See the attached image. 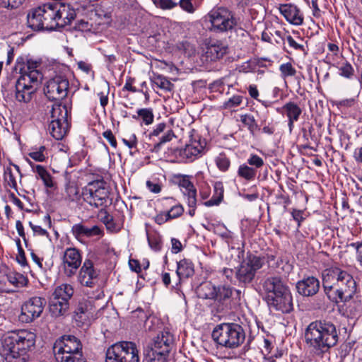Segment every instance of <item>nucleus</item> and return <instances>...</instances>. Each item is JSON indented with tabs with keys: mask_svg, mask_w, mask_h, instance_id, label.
I'll return each mask as SVG.
<instances>
[{
	"mask_svg": "<svg viewBox=\"0 0 362 362\" xmlns=\"http://www.w3.org/2000/svg\"><path fill=\"white\" fill-rule=\"evenodd\" d=\"M256 174V170L252 167H249L246 164L240 165L238 170V176L247 181L253 180L255 178Z\"/></svg>",
	"mask_w": 362,
	"mask_h": 362,
	"instance_id": "37998d69",
	"label": "nucleus"
},
{
	"mask_svg": "<svg viewBox=\"0 0 362 362\" xmlns=\"http://www.w3.org/2000/svg\"><path fill=\"white\" fill-rule=\"evenodd\" d=\"M45 146H41L39 148H32L28 155L35 161L43 162L47 158V156L45 153Z\"/></svg>",
	"mask_w": 362,
	"mask_h": 362,
	"instance_id": "09e8293b",
	"label": "nucleus"
},
{
	"mask_svg": "<svg viewBox=\"0 0 362 362\" xmlns=\"http://www.w3.org/2000/svg\"><path fill=\"white\" fill-rule=\"evenodd\" d=\"M148 242L149 244V246L151 249H153L155 251H158L161 249V240L159 237H158L156 235H148Z\"/></svg>",
	"mask_w": 362,
	"mask_h": 362,
	"instance_id": "13d9d810",
	"label": "nucleus"
},
{
	"mask_svg": "<svg viewBox=\"0 0 362 362\" xmlns=\"http://www.w3.org/2000/svg\"><path fill=\"white\" fill-rule=\"evenodd\" d=\"M105 362H139V350L132 341H119L109 347Z\"/></svg>",
	"mask_w": 362,
	"mask_h": 362,
	"instance_id": "1a4fd4ad",
	"label": "nucleus"
},
{
	"mask_svg": "<svg viewBox=\"0 0 362 362\" xmlns=\"http://www.w3.org/2000/svg\"><path fill=\"white\" fill-rule=\"evenodd\" d=\"M112 8L108 2H101L94 8V13L100 19L109 21L111 18Z\"/></svg>",
	"mask_w": 362,
	"mask_h": 362,
	"instance_id": "4c0bfd02",
	"label": "nucleus"
},
{
	"mask_svg": "<svg viewBox=\"0 0 362 362\" xmlns=\"http://www.w3.org/2000/svg\"><path fill=\"white\" fill-rule=\"evenodd\" d=\"M162 205L163 207H169L167 211V216L170 220L179 218L184 213V207L182 204L177 203L176 200L173 197H165L162 199Z\"/></svg>",
	"mask_w": 362,
	"mask_h": 362,
	"instance_id": "cd10ccee",
	"label": "nucleus"
},
{
	"mask_svg": "<svg viewBox=\"0 0 362 362\" xmlns=\"http://www.w3.org/2000/svg\"><path fill=\"white\" fill-rule=\"evenodd\" d=\"M264 264V259L260 257L250 255L240 264L235 272V277L240 284L247 285L253 281L256 272Z\"/></svg>",
	"mask_w": 362,
	"mask_h": 362,
	"instance_id": "f8f14e48",
	"label": "nucleus"
},
{
	"mask_svg": "<svg viewBox=\"0 0 362 362\" xmlns=\"http://www.w3.org/2000/svg\"><path fill=\"white\" fill-rule=\"evenodd\" d=\"M180 6L185 11L192 13L195 11V8L193 6L190 0H180L179 2Z\"/></svg>",
	"mask_w": 362,
	"mask_h": 362,
	"instance_id": "e2e57ef3",
	"label": "nucleus"
},
{
	"mask_svg": "<svg viewBox=\"0 0 362 362\" xmlns=\"http://www.w3.org/2000/svg\"><path fill=\"white\" fill-rule=\"evenodd\" d=\"M339 71L340 75L346 78H350L354 75V70L349 63L345 62L340 66Z\"/></svg>",
	"mask_w": 362,
	"mask_h": 362,
	"instance_id": "bf43d9fd",
	"label": "nucleus"
},
{
	"mask_svg": "<svg viewBox=\"0 0 362 362\" xmlns=\"http://www.w3.org/2000/svg\"><path fill=\"white\" fill-rule=\"evenodd\" d=\"M69 87V81L64 76H56L47 82L44 92L49 100L59 101L66 97Z\"/></svg>",
	"mask_w": 362,
	"mask_h": 362,
	"instance_id": "dca6fc26",
	"label": "nucleus"
},
{
	"mask_svg": "<svg viewBox=\"0 0 362 362\" xmlns=\"http://www.w3.org/2000/svg\"><path fill=\"white\" fill-rule=\"evenodd\" d=\"M322 286L327 298L335 303L349 300L356 291L353 276L337 267L323 272Z\"/></svg>",
	"mask_w": 362,
	"mask_h": 362,
	"instance_id": "f257e3e1",
	"label": "nucleus"
},
{
	"mask_svg": "<svg viewBox=\"0 0 362 362\" xmlns=\"http://www.w3.org/2000/svg\"><path fill=\"white\" fill-rule=\"evenodd\" d=\"M27 0H0V7L15 9L23 5Z\"/></svg>",
	"mask_w": 362,
	"mask_h": 362,
	"instance_id": "864d4df0",
	"label": "nucleus"
},
{
	"mask_svg": "<svg viewBox=\"0 0 362 362\" xmlns=\"http://www.w3.org/2000/svg\"><path fill=\"white\" fill-rule=\"evenodd\" d=\"M264 299L270 309L282 313H289L293 309L291 291L283 279L278 276L267 277L262 281Z\"/></svg>",
	"mask_w": 362,
	"mask_h": 362,
	"instance_id": "7ed1b4c3",
	"label": "nucleus"
},
{
	"mask_svg": "<svg viewBox=\"0 0 362 362\" xmlns=\"http://www.w3.org/2000/svg\"><path fill=\"white\" fill-rule=\"evenodd\" d=\"M7 281L15 288H21L27 285L28 279L22 274L9 272L6 275Z\"/></svg>",
	"mask_w": 362,
	"mask_h": 362,
	"instance_id": "58836bf2",
	"label": "nucleus"
},
{
	"mask_svg": "<svg viewBox=\"0 0 362 362\" xmlns=\"http://www.w3.org/2000/svg\"><path fill=\"white\" fill-rule=\"evenodd\" d=\"M279 71L282 78L286 79L288 77L294 76L296 74V70L290 62L281 64L279 66Z\"/></svg>",
	"mask_w": 362,
	"mask_h": 362,
	"instance_id": "8fccbe9b",
	"label": "nucleus"
},
{
	"mask_svg": "<svg viewBox=\"0 0 362 362\" xmlns=\"http://www.w3.org/2000/svg\"><path fill=\"white\" fill-rule=\"evenodd\" d=\"M209 18L214 29L220 32L231 30L238 23L234 14L223 7L211 11Z\"/></svg>",
	"mask_w": 362,
	"mask_h": 362,
	"instance_id": "ddd939ff",
	"label": "nucleus"
},
{
	"mask_svg": "<svg viewBox=\"0 0 362 362\" xmlns=\"http://www.w3.org/2000/svg\"><path fill=\"white\" fill-rule=\"evenodd\" d=\"M247 163L256 168H259L264 165L263 159L256 154H252L247 159Z\"/></svg>",
	"mask_w": 362,
	"mask_h": 362,
	"instance_id": "052dcab7",
	"label": "nucleus"
},
{
	"mask_svg": "<svg viewBox=\"0 0 362 362\" xmlns=\"http://www.w3.org/2000/svg\"><path fill=\"white\" fill-rule=\"evenodd\" d=\"M189 137L190 139L184 148L176 150V155L185 163H191L201 157L206 144L205 139L195 133L194 130L191 132Z\"/></svg>",
	"mask_w": 362,
	"mask_h": 362,
	"instance_id": "9b49d317",
	"label": "nucleus"
},
{
	"mask_svg": "<svg viewBox=\"0 0 362 362\" xmlns=\"http://www.w3.org/2000/svg\"><path fill=\"white\" fill-rule=\"evenodd\" d=\"M173 343V335L169 331L159 332L145 350L147 362H166Z\"/></svg>",
	"mask_w": 362,
	"mask_h": 362,
	"instance_id": "423d86ee",
	"label": "nucleus"
},
{
	"mask_svg": "<svg viewBox=\"0 0 362 362\" xmlns=\"http://www.w3.org/2000/svg\"><path fill=\"white\" fill-rule=\"evenodd\" d=\"M228 51V45L219 40H210L206 44V57L210 61L221 59Z\"/></svg>",
	"mask_w": 362,
	"mask_h": 362,
	"instance_id": "4be33fe9",
	"label": "nucleus"
},
{
	"mask_svg": "<svg viewBox=\"0 0 362 362\" xmlns=\"http://www.w3.org/2000/svg\"><path fill=\"white\" fill-rule=\"evenodd\" d=\"M224 188L221 182H216L214 186V194L212 197L205 202L204 204L206 206H212L218 205L223 198Z\"/></svg>",
	"mask_w": 362,
	"mask_h": 362,
	"instance_id": "f704fd0d",
	"label": "nucleus"
},
{
	"mask_svg": "<svg viewBox=\"0 0 362 362\" xmlns=\"http://www.w3.org/2000/svg\"><path fill=\"white\" fill-rule=\"evenodd\" d=\"M177 179L179 187L185 189V191H188L194 187V184L189 180L188 175H180L177 176Z\"/></svg>",
	"mask_w": 362,
	"mask_h": 362,
	"instance_id": "4d7b16f0",
	"label": "nucleus"
},
{
	"mask_svg": "<svg viewBox=\"0 0 362 362\" xmlns=\"http://www.w3.org/2000/svg\"><path fill=\"white\" fill-rule=\"evenodd\" d=\"M183 194L187 198V206L189 207L197 206V189L194 187L189 189L188 191H184Z\"/></svg>",
	"mask_w": 362,
	"mask_h": 362,
	"instance_id": "5fc2aeb1",
	"label": "nucleus"
},
{
	"mask_svg": "<svg viewBox=\"0 0 362 362\" xmlns=\"http://www.w3.org/2000/svg\"><path fill=\"white\" fill-rule=\"evenodd\" d=\"M211 336L217 345L229 349L238 348L245 340L244 329L236 323H221L216 325Z\"/></svg>",
	"mask_w": 362,
	"mask_h": 362,
	"instance_id": "20e7f679",
	"label": "nucleus"
},
{
	"mask_svg": "<svg viewBox=\"0 0 362 362\" xmlns=\"http://www.w3.org/2000/svg\"><path fill=\"white\" fill-rule=\"evenodd\" d=\"M288 45L295 50L304 51V46L298 43L291 35L286 37Z\"/></svg>",
	"mask_w": 362,
	"mask_h": 362,
	"instance_id": "338daca9",
	"label": "nucleus"
},
{
	"mask_svg": "<svg viewBox=\"0 0 362 362\" xmlns=\"http://www.w3.org/2000/svg\"><path fill=\"white\" fill-rule=\"evenodd\" d=\"M215 291L216 286L209 281L200 284L198 288L199 297L205 299L214 300Z\"/></svg>",
	"mask_w": 362,
	"mask_h": 362,
	"instance_id": "ea45409f",
	"label": "nucleus"
},
{
	"mask_svg": "<svg viewBox=\"0 0 362 362\" xmlns=\"http://www.w3.org/2000/svg\"><path fill=\"white\" fill-rule=\"evenodd\" d=\"M16 69H19L20 78H24L31 83L40 84L43 75L40 71L41 62L31 59L25 62L23 58H18Z\"/></svg>",
	"mask_w": 362,
	"mask_h": 362,
	"instance_id": "4468645a",
	"label": "nucleus"
},
{
	"mask_svg": "<svg viewBox=\"0 0 362 362\" xmlns=\"http://www.w3.org/2000/svg\"><path fill=\"white\" fill-rule=\"evenodd\" d=\"M31 167L35 173L36 178L42 180L47 188L54 187V183L52 177L45 167L41 165H31Z\"/></svg>",
	"mask_w": 362,
	"mask_h": 362,
	"instance_id": "c756f323",
	"label": "nucleus"
},
{
	"mask_svg": "<svg viewBox=\"0 0 362 362\" xmlns=\"http://www.w3.org/2000/svg\"><path fill=\"white\" fill-rule=\"evenodd\" d=\"M327 47L332 54H327L326 57V62L334 65L336 61L335 58H338L339 55V47L334 43H329Z\"/></svg>",
	"mask_w": 362,
	"mask_h": 362,
	"instance_id": "603ef678",
	"label": "nucleus"
},
{
	"mask_svg": "<svg viewBox=\"0 0 362 362\" xmlns=\"http://www.w3.org/2000/svg\"><path fill=\"white\" fill-rule=\"evenodd\" d=\"M35 343V334L28 330L21 329L8 333L4 340V347L6 350L28 353V351L34 346Z\"/></svg>",
	"mask_w": 362,
	"mask_h": 362,
	"instance_id": "9d476101",
	"label": "nucleus"
},
{
	"mask_svg": "<svg viewBox=\"0 0 362 362\" xmlns=\"http://www.w3.org/2000/svg\"><path fill=\"white\" fill-rule=\"evenodd\" d=\"M68 110L65 105L56 103L51 110V121H67Z\"/></svg>",
	"mask_w": 362,
	"mask_h": 362,
	"instance_id": "c9c22d12",
	"label": "nucleus"
},
{
	"mask_svg": "<svg viewBox=\"0 0 362 362\" xmlns=\"http://www.w3.org/2000/svg\"><path fill=\"white\" fill-rule=\"evenodd\" d=\"M152 81L161 89L170 91L173 88V84L166 77L162 75H157L154 76Z\"/></svg>",
	"mask_w": 362,
	"mask_h": 362,
	"instance_id": "49530a36",
	"label": "nucleus"
},
{
	"mask_svg": "<svg viewBox=\"0 0 362 362\" xmlns=\"http://www.w3.org/2000/svg\"><path fill=\"white\" fill-rule=\"evenodd\" d=\"M69 308V303L60 300L51 296L49 310L53 317H59L63 315Z\"/></svg>",
	"mask_w": 362,
	"mask_h": 362,
	"instance_id": "2f4dec72",
	"label": "nucleus"
},
{
	"mask_svg": "<svg viewBox=\"0 0 362 362\" xmlns=\"http://www.w3.org/2000/svg\"><path fill=\"white\" fill-rule=\"evenodd\" d=\"M135 119H141L146 125L153 122L154 115L151 108H141L137 110V115H133Z\"/></svg>",
	"mask_w": 362,
	"mask_h": 362,
	"instance_id": "a19ab883",
	"label": "nucleus"
},
{
	"mask_svg": "<svg viewBox=\"0 0 362 362\" xmlns=\"http://www.w3.org/2000/svg\"><path fill=\"white\" fill-rule=\"evenodd\" d=\"M95 308L93 302L88 300H82L75 310V318L76 321L82 324L89 323L90 320L93 318Z\"/></svg>",
	"mask_w": 362,
	"mask_h": 362,
	"instance_id": "5701e85b",
	"label": "nucleus"
},
{
	"mask_svg": "<svg viewBox=\"0 0 362 362\" xmlns=\"http://www.w3.org/2000/svg\"><path fill=\"white\" fill-rule=\"evenodd\" d=\"M98 276V272L95 269L93 262L88 259H85L79 271L78 281L83 286L93 287Z\"/></svg>",
	"mask_w": 362,
	"mask_h": 362,
	"instance_id": "aec40b11",
	"label": "nucleus"
},
{
	"mask_svg": "<svg viewBox=\"0 0 362 362\" xmlns=\"http://www.w3.org/2000/svg\"><path fill=\"white\" fill-rule=\"evenodd\" d=\"M68 122L51 121L48 131L51 136L57 140H61L68 132Z\"/></svg>",
	"mask_w": 362,
	"mask_h": 362,
	"instance_id": "c85d7f7f",
	"label": "nucleus"
},
{
	"mask_svg": "<svg viewBox=\"0 0 362 362\" xmlns=\"http://www.w3.org/2000/svg\"><path fill=\"white\" fill-rule=\"evenodd\" d=\"M100 220L105 225L108 230H112L115 228V224L112 215H110L105 208L100 210Z\"/></svg>",
	"mask_w": 362,
	"mask_h": 362,
	"instance_id": "de8ad7c7",
	"label": "nucleus"
},
{
	"mask_svg": "<svg viewBox=\"0 0 362 362\" xmlns=\"http://www.w3.org/2000/svg\"><path fill=\"white\" fill-rule=\"evenodd\" d=\"M110 188L103 180L89 182L82 189L81 197L92 209L105 208L110 197Z\"/></svg>",
	"mask_w": 362,
	"mask_h": 362,
	"instance_id": "0eeeda50",
	"label": "nucleus"
},
{
	"mask_svg": "<svg viewBox=\"0 0 362 362\" xmlns=\"http://www.w3.org/2000/svg\"><path fill=\"white\" fill-rule=\"evenodd\" d=\"M29 226L32 228L35 234L41 236H49V233L45 229L42 228L41 226L35 225L32 222H29Z\"/></svg>",
	"mask_w": 362,
	"mask_h": 362,
	"instance_id": "69168bd1",
	"label": "nucleus"
},
{
	"mask_svg": "<svg viewBox=\"0 0 362 362\" xmlns=\"http://www.w3.org/2000/svg\"><path fill=\"white\" fill-rule=\"evenodd\" d=\"M243 102V96L236 95L224 102L223 107L225 109H230L239 106Z\"/></svg>",
	"mask_w": 362,
	"mask_h": 362,
	"instance_id": "6e6d98bb",
	"label": "nucleus"
},
{
	"mask_svg": "<svg viewBox=\"0 0 362 362\" xmlns=\"http://www.w3.org/2000/svg\"><path fill=\"white\" fill-rule=\"evenodd\" d=\"M350 246L356 250V259L358 262H362V243H352Z\"/></svg>",
	"mask_w": 362,
	"mask_h": 362,
	"instance_id": "774afa93",
	"label": "nucleus"
},
{
	"mask_svg": "<svg viewBox=\"0 0 362 362\" xmlns=\"http://www.w3.org/2000/svg\"><path fill=\"white\" fill-rule=\"evenodd\" d=\"M308 347L317 356H322L337 345L339 332L334 323L327 320H315L309 324L305 332Z\"/></svg>",
	"mask_w": 362,
	"mask_h": 362,
	"instance_id": "f03ea898",
	"label": "nucleus"
},
{
	"mask_svg": "<svg viewBox=\"0 0 362 362\" xmlns=\"http://www.w3.org/2000/svg\"><path fill=\"white\" fill-rule=\"evenodd\" d=\"M320 281L314 276H308L299 281L296 284L298 293L303 296H313L320 289Z\"/></svg>",
	"mask_w": 362,
	"mask_h": 362,
	"instance_id": "b1692460",
	"label": "nucleus"
},
{
	"mask_svg": "<svg viewBox=\"0 0 362 362\" xmlns=\"http://www.w3.org/2000/svg\"><path fill=\"white\" fill-rule=\"evenodd\" d=\"M82 262V255L79 250L76 247H68L63 252L61 271L67 277L74 276Z\"/></svg>",
	"mask_w": 362,
	"mask_h": 362,
	"instance_id": "2eb2a0df",
	"label": "nucleus"
},
{
	"mask_svg": "<svg viewBox=\"0 0 362 362\" xmlns=\"http://www.w3.org/2000/svg\"><path fill=\"white\" fill-rule=\"evenodd\" d=\"M54 13H55L56 28H64L71 23L76 18L75 10L69 4H53Z\"/></svg>",
	"mask_w": 362,
	"mask_h": 362,
	"instance_id": "a211bd4d",
	"label": "nucleus"
},
{
	"mask_svg": "<svg viewBox=\"0 0 362 362\" xmlns=\"http://www.w3.org/2000/svg\"><path fill=\"white\" fill-rule=\"evenodd\" d=\"M4 180L8 186L15 190H17L18 185L16 175L11 166H7L4 168Z\"/></svg>",
	"mask_w": 362,
	"mask_h": 362,
	"instance_id": "c03bdc74",
	"label": "nucleus"
},
{
	"mask_svg": "<svg viewBox=\"0 0 362 362\" xmlns=\"http://www.w3.org/2000/svg\"><path fill=\"white\" fill-rule=\"evenodd\" d=\"M281 13L288 22L295 25H302L303 16L297 6L293 5L284 4L279 8Z\"/></svg>",
	"mask_w": 362,
	"mask_h": 362,
	"instance_id": "a878e982",
	"label": "nucleus"
},
{
	"mask_svg": "<svg viewBox=\"0 0 362 362\" xmlns=\"http://www.w3.org/2000/svg\"><path fill=\"white\" fill-rule=\"evenodd\" d=\"M82 344L72 335H64L54 344L53 351L57 362H86L83 357Z\"/></svg>",
	"mask_w": 362,
	"mask_h": 362,
	"instance_id": "39448f33",
	"label": "nucleus"
},
{
	"mask_svg": "<svg viewBox=\"0 0 362 362\" xmlns=\"http://www.w3.org/2000/svg\"><path fill=\"white\" fill-rule=\"evenodd\" d=\"M6 351H8L5 358L6 362H28L29 356L28 353L16 351L14 353V350Z\"/></svg>",
	"mask_w": 362,
	"mask_h": 362,
	"instance_id": "79ce46f5",
	"label": "nucleus"
},
{
	"mask_svg": "<svg viewBox=\"0 0 362 362\" xmlns=\"http://www.w3.org/2000/svg\"><path fill=\"white\" fill-rule=\"evenodd\" d=\"M71 233L78 241H82L83 238H92L95 236H102L103 230L98 226L88 227L80 223L74 224L71 227Z\"/></svg>",
	"mask_w": 362,
	"mask_h": 362,
	"instance_id": "412c9836",
	"label": "nucleus"
},
{
	"mask_svg": "<svg viewBox=\"0 0 362 362\" xmlns=\"http://www.w3.org/2000/svg\"><path fill=\"white\" fill-rule=\"evenodd\" d=\"M74 293V289L70 284H64L57 286L52 297L59 299L60 300L69 303V299L71 298Z\"/></svg>",
	"mask_w": 362,
	"mask_h": 362,
	"instance_id": "473e14b6",
	"label": "nucleus"
},
{
	"mask_svg": "<svg viewBox=\"0 0 362 362\" xmlns=\"http://www.w3.org/2000/svg\"><path fill=\"white\" fill-rule=\"evenodd\" d=\"M38 85V83H31L24 78L19 77L16 83V100L19 102H30Z\"/></svg>",
	"mask_w": 362,
	"mask_h": 362,
	"instance_id": "6ab92c4d",
	"label": "nucleus"
},
{
	"mask_svg": "<svg viewBox=\"0 0 362 362\" xmlns=\"http://www.w3.org/2000/svg\"><path fill=\"white\" fill-rule=\"evenodd\" d=\"M233 289L230 286H216L214 300L217 301L219 303L224 304L226 301L230 300L233 295Z\"/></svg>",
	"mask_w": 362,
	"mask_h": 362,
	"instance_id": "72a5a7b5",
	"label": "nucleus"
},
{
	"mask_svg": "<svg viewBox=\"0 0 362 362\" xmlns=\"http://www.w3.org/2000/svg\"><path fill=\"white\" fill-rule=\"evenodd\" d=\"M103 136L104 138H105L109 141L110 144L113 148H117V140L111 130L107 129V130L105 131L103 133Z\"/></svg>",
	"mask_w": 362,
	"mask_h": 362,
	"instance_id": "0e129e2a",
	"label": "nucleus"
},
{
	"mask_svg": "<svg viewBox=\"0 0 362 362\" xmlns=\"http://www.w3.org/2000/svg\"><path fill=\"white\" fill-rule=\"evenodd\" d=\"M55 13L52 4L33 8L27 16L28 26L37 31L55 30Z\"/></svg>",
	"mask_w": 362,
	"mask_h": 362,
	"instance_id": "6e6552de",
	"label": "nucleus"
},
{
	"mask_svg": "<svg viewBox=\"0 0 362 362\" xmlns=\"http://www.w3.org/2000/svg\"><path fill=\"white\" fill-rule=\"evenodd\" d=\"M123 144L129 148H135L137 146V137L135 134H130L128 138L122 139Z\"/></svg>",
	"mask_w": 362,
	"mask_h": 362,
	"instance_id": "680f3d73",
	"label": "nucleus"
},
{
	"mask_svg": "<svg viewBox=\"0 0 362 362\" xmlns=\"http://www.w3.org/2000/svg\"><path fill=\"white\" fill-rule=\"evenodd\" d=\"M167 125L165 123H159L156 125L149 134V137L152 136H158L161 133H164V134L160 138V141L154 145L153 151L158 152L161 146L167 142L170 141L174 137H175V134L172 129H168L166 130Z\"/></svg>",
	"mask_w": 362,
	"mask_h": 362,
	"instance_id": "393cba45",
	"label": "nucleus"
},
{
	"mask_svg": "<svg viewBox=\"0 0 362 362\" xmlns=\"http://www.w3.org/2000/svg\"><path fill=\"white\" fill-rule=\"evenodd\" d=\"M282 110L288 118V126L289 132H291L294 127V122L299 119L302 114V109L297 103L290 101L284 105Z\"/></svg>",
	"mask_w": 362,
	"mask_h": 362,
	"instance_id": "bb28decb",
	"label": "nucleus"
},
{
	"mask_svg": "<svg viewBox=\"0 0 362 362\" xmlns=\"http://www.w3.org/2000/svg\"><path fill=\"white\" fill-rule=\"evenodd\" d=\"M46 305L44 298L35 296L27 300L21 307L19 319L21 322L29 323L39 317Z\"/></svg>",
	"mask_w": 362,
	"mask_h": 362,
	"instance_id": "f3484780",
	"label": "nucleus"
},
{
	"mask_svg": "<svg viewBox=\"0 0 362 362\" xmlns=\"http://www.w3.org/2000/svg\"><path fill=\"white\" fill-rule=\"evenodd\" d=\"M241 122L247 127L250 132L254 134L257 130L259 129L258 124H257L255 117L249 114L243 115L240 116Z\"/></svg>",
	"mask_w": 362,
	"mask_h": 362,
	"instance_id": "a18cd8bd",
	"label": "nucleus"
},
{
	"mask_svg": "<svg viewBox=\"0 0 362 362\" xmlns=\"http://www.w3.org/2000/svg\"><path fill=\"white\" fill-rule=\"evenodd\" d=\"M215 162L217 168L223 172L227 171L230 165V161L225 153H220L216 158Z\"/></svg>",
	"mask_w": 362,
	"mask_h": 362,
	"instance_id": "3c124183",
	"label": "nucleus"
},
{
	"mask_svg": "<svg viewBox=\"0 0 362 362\" xmlns=\"http://www.w3.org/2000/svg\"><path fill=\"white\" fill-rule=\"evenodd\" d=\"M176 273L180 279H187L192 276L194 273L192 262L187 259L179 261L177 262Z\"/></svg>",
	"mask_w": 362,
	"mask_h": 362,
	"instance_id": "7c9ffc66",
	"label": "nucleus"
},
{
	"mask_svg": "<svg viewBox=\"0 0 362 362\" xmlns=\"http://www.w3.org/2000/svg\"><path fill=\"white\" fill-rule=\"evenodd\" d=\"M81 197L78 185L74 182H68L65 185V199L69 202H77Z\"/></svg>",
	"mask_w": 362,
	"mask_h": 362,
	"instance_id": "e433bc0d",
	"label": "nucleus"
}]
</instances>
